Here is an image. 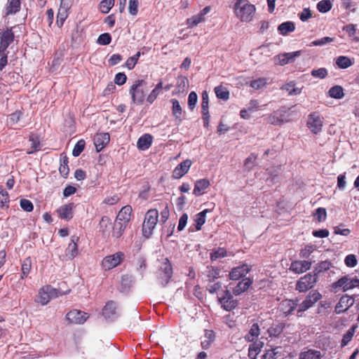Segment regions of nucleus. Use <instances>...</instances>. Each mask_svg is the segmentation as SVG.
<instances>
[{
	"label": "nucleus",
	"mask_w": 359,
	"mask_h": 359,
	"mask_svg": "<svg viewBox=\"0 0 359 359\" xmlns=\"http://www.w3.org/2000/svg\"><path fill=\"white\" fill-rule=\"evenodd\" d=\"M233 13L241 22H249L253 20L256 8L248 0H236Z\"/></svg>",
	"instance_id": "nucleus-1"
},
{
	"label": "nucleus",
	"mask_w": 359,
	"mask_h": 359,
	"mask_svg": "<svg viewBox=\"0 0 359 359\" xmlns=\"http://www.w3.org/2000/svg\"><path fill=\"white\" fill-rule=\"evenodd\" d=\"M147 91V82L143 79L135 80L129 90L133 102L137 104H143Z\"/></svg>",
	"instance_id": "nucleus-2"
},
{
	"label": "nucleus",
	"mask_w": 359,
	"mask_h": 359,
	"mask_svg": "<svg viewBox=\"0 0 359 359\" xmlns=\"http://www.w3.org/2000/svg\"><path fill=\"white\" fill-rule=\"evenodd\" d=\"M161 265L157 271V279L158 283L165 287L172 276V266L168 258H162Z\"/></svg>",
	"instance_id": "nucleus-3"
},
{
	"label": "nucleus",
	"mask_w": 359,
	"mask_h": 359,
	"mask_svg": "<svg viewBox=\"0 0 359 359\" xmlns=\"http://www.w3.org/2000/svg\"><path fill=\"white\" fill-rule=\"evenodd\" d=\"M158 212L155 209L149 210L145 215L142 224V233L144 237L149 238L153 232L158 222Z\"/></svg>",
	"instance_id": "nucleus-4"
},
{
	"label": "nucleus",
	"mask_w": 359,
	"mask_h": 359,
	"mask_svg": "<svg viewBox=\"0 0 359 359\" xmlns=\"http://www.w3.org/2000/svg\"><path fill=\"white\" fill-rule=\"evenodd\" d=\"M65 294L61 292L50 285H46L40 289L36 302L42 305H46L50 299Z\"/></svg>",
	"instance_id": "nucleus-5"
},
{
	"label": "nucleus",
	"mask_w": 359,
	"mask_h": 359,
	"mask_svg": "<svg viewBox=\"0 0 359 359\" xmlns=\"http://www.w3.org/2000/svg\"><path fill=\"white\" fill-rule=\"evenodd\" d=\"M317 280L316 273H309L297 280L295 289L299 292H306L314 287Z\"/></svg>",
	"instance_id": "nucleus-6"
},
{
	"label": "nucleus",
	"mask_w": 359,
	"mask_h": 359,
	"mask_svg": "<svg viewBox=\"0 0 359 359\" xmlns=\"http://www.w3.org/2000/svg\"><path fill=\"white\" fill-rule=\"evenodd\" d=\"M217 299L221 307L226 311L234 309L238 304V300L233 299L231 293L228 290H225L222 292V294H218Z\"/></svg>",
	"instance_id": "nucleus-7"
},
{
	"label": "nucleus",
	"mask_w": 359,
	"mask_h": 359,
	"mask_svg": "<svg viewBox=\"0 0 359 359\" xmlns=\"http://www.w3.org/2000/svg\"><path fill=\"white\" fill-rule=\"evenodd\" d=\"M125 255L122 252L106 256L102 262V266L105 270H110L119 265L124 259Z\"/></svg>",
	"instance_id": "nucleus-8"
},
{
	"label": "nucleus",
	"mask_w": 359,
	"mask_h": 359,
	"mask_svg": "<svg viewBox=\"0 0 359 359\" xmlns=\"http://www.w3.org/2000/svg\"><path fill=\"white\" fill-rule=\"evenodd\" d=\"M332 287L336 290L337 288H342L343 291L359 287V279L357 278H351L347 276L341 277L337 281L332 283Z\"/></svg>",
	"instance_id": "nucleus-9"
},
{
	"label": "nucleus",
	"mask_w": 359,
	"mask_h": 359,
	"mask_svg": "<svg viewBox=\"0 0 359 359\" xmlns=\"http://www.w3.org/2000/svg\"><path fill=\"white\" fill-rule=\"evenodd\" d=\"M323 117L318 112H313L309 115L307 126L313 134H318L323 125Z\"/></svg>",
	"instance_id": "nucleus-10"
},
{
	"label": "nucleus",
	"mask_w": 359,
	"mask_h": 359,
	"mask_svg": "<svg viewBox=\"0 0 359 359\" xmlns=\"http://www.w3.org/2000/svg\"><path fill=\"white\" fill-rule=\"evenodd\" d=\"M89 318V315L81 310L73 309L66 315L67 320L73 324H83Z\"/></svg>",
	"instance_id": "nucleus-11"
},
{
	"label": "nucleus",
	"mask_w": 359,
	"mask_h": 359,
	"mask_svg": "<svg viewBox=\"0 0 359 359\" xmlns=\"http://www.w3.org/2000/svg\"><path fill=\"white\" fill-rule=\"evenodd\" d=\"M14 39V34L11 29H7L5 32H2L0 36V57L6 55L7 57V53H6V49L8 46L13 42Z\"/></svg>",
	"instance_id": "nucleus-12"
},
{
	"label": "nucleus",
	"mask_w": 359,
	"mask_h": 359,
	"mask_svg": "<svg viewBox=\"0 0 359 359\" xmlns=\"http://www.w3.org/2000/svg\"><path fill=\"white\" fill-rule=\"evenodd\" d=\"M211 10L210 6H205L199 13L187 19L186 25L189 28L197 26L198 24L203 22L205 20V16Z\"/></svg>",
	"instance_id": "nucleus-13"
},
{
	"label": "nucleus",
	"mask_w": 359,
	"mask_h": 359,
	"mask_svg": "<svg viewBox=\"0 0 359 359\" xmlns=\"http://www.w3.org/2000/svg\"><path fill=\"white\" fill-rule=\"evenodd\" d=\"M355 299L353 297L347 294L342 296L335 306V312L337 313L345 312L353 305Z\"/></svg>",
	"instance_id": "nucleus-14"
},
{
	"label": "nucleus",
	"mask_w": 359,
	"mask_h": 359,
	"mask_svg": "<svg viewBox=\"0 0 359 359\" xmlns=\"http://www.w3.org/2000/svg\"><path fill=\"white\" fill-rule=\"evenodd\" d=\"M103 316L108 320H115L118 317L116 303L114 301H109L106 303L102 309Z\"/></svg>",
	"instance_id": "nucleus-15"
},
{
	"label": "nucleus",
	"mask_w": 359,
	"mask_h": 359,
	"mask_svg": "<svg viewBox=\"0 0 359 359\" xmlns=\"http://www.w3.org/2000/svg\"><path fill=\"white\" fill-rule=\"evenodd\" d=\"M74 204L73 203H69L59 207L57 209V213L60 219L69 221L74 216Z\"/></svg>",
	"instance_id": "nucleus-16"
},
{
	"label": "nucleus",
	"mask_w": 359,
	"mask_h": 359,
	"mask_svg": "<svg viewBox=\"0 0 359 359\" xmlns=\"http://www.w3.org/2000/svg\"><path fill=\"white\" fill-rule=\"evenodd\" d=\"M302 52L300 50L280 54L276 57V63L277 65L283 66L288 63L292 62L294 58L301 55Z\"/></svg>",
	"instance_id": "nucleus-17"
},
{
	"label": "nucleus",
	"mask_w": 359,
	"mask_h": 359,
	"mask_svg": "<svg viewBox=\"0 0 359 359\" xmlns=\"http://www.w3.org/2000/svg\"><path fill=\"white\" fill-rule=\"evenodd\" d=\"M311 262L307 260H296L291 263L290 270L295 273H303L311 267Z\"/></svg>",
	"instance_id": "nucleus-18"
},
{
	"label": "nucleus",
	"mask_w": 359,
	"mask_h": 359,
	"mask_svg": "<svg viewBox=\"0 0 359 359\" xmlns=\"http://www.w3.org/2000/svg\"><path fill=\"white\" fill-rule=\"evenodd\" d=\"M250 269L251 267L246 264L234 267L229 273V278L231 280H238L241 278L244 277L250 271Z\"/></svg>",
	"instance_id": "nucleus-19"
},
{
	"label": "nucleus",
	"mask_w": 359,
	"mask_h": 359,
	"mask_svg": "<svg viewBox=\"0 0 359 359\" xmlns=\"http://www.w3.org/2000/svg\"><path fill=\"white\" fill-rule=\"evenodd\" d=\"M110 136L108 133H97L95 135L93 141L97 151L102 150L109 142Z\"/></svg>",
	"instance_id": "nucleus-20"
},
{
	"label": "nucleus",
	"mask_w": 359,
	"mask_h": 359,
	"mask_svg": "<svg viewBox=\"0 0 359 359\" xmlns=\"http://www.w3.org/2000/svg\"><path fill=\"white\" fill-rule=\"evenodd\" d=\"M79 240V238L78 236H72L71 237V242L69 243L68 247L65 250L66 256L70 259H73L79 254L77 246V242Z\"/></svg>",
	"instance_id": "nucleus-21"
},
{
	"label": "nucleus",
	"mask_w": 359,
	"mask_h": 359,
	"mask_svg": "<svg viewBox=\"0 0 359 359\" xmlns=\"http://www.w3.org/2000/svg\"><path fill=\"white\" fill-rule=\"evenodd\" d=\"M297 303L291 299H285L281 302L279 306L280 311L286 317L290 315L296 309Z\"/></svg>",
	"instance_id": "nucleus-22"
},
{
	"label": "nucleus",
	"mask_w": 359,
	"mask_h": 359,
	"mask_svg": "<svg viewBox=\"0 0 359 359\" xmlns=\"http://www.w3.org/2000/svg\"><path fill=\"white\" fill-rule=\"evenodd\" d=\"M191 165V161L187 159L180 163L173 171V177L175 179H180L184 176L189 170Z\"/></svg>",
	"instance_id": "nucleus-23"
},
{
	"label": "nucleus",
	"mask_w": 359,
	"mask_h": 359,
	"mask_svg": "<svg viewBox=\"0 0 359 359\" xmlns=\"http://www.w3.org/2000/svg\"><path fill=\"white\" fill-rule=\"evenodd\" d=\"M132 212V208L130 205H126L121 208L118 212L115 222H120L122 224H128L130 219V215Z\"/></svg>",
	"instance_id": "nucleus-24"
},
{
	"label": "nucleus",
	"mask_w": 359,
	"mask_h": 359,
	"mask_svg": "<svg viewBox=\"0 0 359 359\" xmlns=\"http://www.w3.org/2000/svg\"><path fill=\"white\" fill-rule=\"evenodd\" d=\"M210 186V181L208 179H201L196 180L194 184L193 194L196 196H200L205 193V190Z\"/></svg>",
	"instance_id": "nucleus-25"
},
{
	"label": "nucleus",
	"mask_w": 359,
	"mask_h": 359,
	"mask_svg": "<svg viewBox=\"0 0 359 359\" xmlns=\"http://www.w3.org/2000/svg\"><path fill=\"white\" fill-rule=\"evenodd\" d=\"M252 280L248 278L242 279L238 284L233 288V294L236 296L240 295L245 292L252 285Z\"/></svg>",
	"instance_id": "nucleus-26"
},
{
	"label": "nucleus",
	"mask_w": 359,
	"mask_h": 359,
	"mask_svg": "<svg viewBox=\"0 0 359 359\" xmlns=\"http://www.w3.org/2000/svg\"><path fill=\"white\" fill-rule=\"evenodd\" d=\"M153 137L151 135L146 133L139 137L137 147L140 150L145 151L148 149L152 144Z\"/></svg>",
	"instance_id": "nucleus-27"
},
{
	"label": "nucleus",
	"mask_w": 359,
	"mask_h": 359,
	"mask_svg": "<svg viewBox=\"0 0 359 359\" xmlns=\"http://www.w3.org/2000/svg\"><path fill=\"white\" fill-rule=\"evenodd\" d=\"M20 0H8L6 13V15L15 14L20 11Z\"/></svg>",
	"instance_id": "nucleus-28"
},
{
	"label": "nucleus",
	"mask_w": 359,
	"mask_h": 359,
	"mask_svg": "<svg viewBox=\"0 0 359 359\" xmlns=\"http://www.w3.org/2000/svg\"><path fill=\"white\" fill-rule=\"evenodd\" d=\"M170 102L172 104V114L179 122L182 121V109L180 104V102L176 99H172Z\"/></svg>",
	"instance_id": "nucleus-29"
},
{
	"label": "nucleus",
	"mask_w": 359,
	"mask_h": 359,
	"mask_svg": "<svg viewBox=\"0 0 359 359\" xmlns=\"http://www.w3.org/2000/svg\"><path fill=\"white\" fill-rule=\"evenodd\" d=\"M205 339L201 341V345L203 349H208L215 338V332L212 330H205Z\"/></svg>",
	"instance_id": "nucleus-30"
},
{
	"label": "nucleus",
	"mask_w": 359,
	"mask_h": 359,
	"mask_svg": "<svg viewBox=\"0 0 359 359\" xmlns=\"http://www.w3.org/2000/svg\"><path fill=\"white\" fill-rule=\"evenodd\" d=\"M100 230L102 232L103 235L107 236L109 234L111 229V219L107 216H103L100 222Z\"/></svg>",
	"instance_id": "nucleus-31"
},
{
	"label": "nucleus",
	"mask_w": 359,
	"mask_h": 359,
	"mask_svg": "<svg viewBox=\"0 0 359 359\" xmlns=\"http://www.w3.org/2000/svg\"><path fill=\"white\" fill-rule=\"evenodd\" d=\"M294 29V24L290 21L283 22L278 27L279 33L282 35H287L288 33L293 32Z\"/></svg>",
	"instance_id": "nucleus-32"
},
{
	"label": "nucleus",
	"mask_w": 359,
	"mask_h": 359,
	"mask_svg": "<svg viewBox=\"0 0 359 359\" xmlns=\"http://www.w3.org/2000/svg\"><path fill=\"white\" fill-rule=\"evenodd\" d=\"M126 226L127 224L114 222L111 232L112 237L116 238H120L123 235Z\"/></svg>",
	"instance_id": "nucleus-33"
},
{
	"label": "nucleus",
	"mask_w": 359,
	"mask_h": 359,
	"mask_svg": "<svg viewBox=\"0 0 359 359\" xmlns=\"http://www.w3.org/2000/svg\"><path fill=\"white\" fill-rule=\"evenodd\" d=\"M285 328L284 323L273 324L267 330L270 337H278Z\"/></svg>",
	"instance_id": "nucleus-34"
},
{
	"label": "nucleus",
	"mask_w": 359,
	"mask_h": 359,
	"mask_svg": "<svg viewBox=\"0 0 359 359\" xmlns=\"http://www.w3.org/2000/svg\"><path fill=\"white\" fill-rule=\"evenodd\" d=\"M259 335V327L257 323H254L251 326L249 332L245 335V338L248 341H253L258 337Z\"/></svg>",
	"instance_id": "nucleus-35"
},
{
	"label": "nucleus",
	"mask_w": 359,
	"mask_h": 359,
	"mask_svg": "<svg viewBox=\"0 0 359 359\" xmlns=\"http://www.w3.org/2000/svg\"><path fill=\"white\" fill-rule=\"evenodd\" d=\"M163 89V83L160 81L156 87L151 90V92L149 94L147 97V101L149 104H152L155 100L157 98L158 95L160 94Z\"/></svg>",
	"instance_id": "nucleus-36"
},
{
	"label": "nucleus",
	"mask_w": 359,
	"mask_h": 359,
	"mask_svg": "<svg viewBox=\"0 0 359 359\" xmlns=\"http://www.w3.org/2000/svg\"><path fill=\"white\" fill-rule=\"evenodd\" d=\"M208 212V209H205L195 216L194 222L196 223V229L199 231L201 229L202 226L205 222L206 213Z\"/></svg>",
	"instance_id": "nucleus-37"
},
{
	"label": "nucleus",
	"mask_w": 359,
	"mask_h": 359,
	"mask_svg": "<svg viewBox=\"0 0 359 359\" xmlns=\"http://www.w3.org/2000/svg\"><path fill=\"white\" fill-rule=\"evenodd\" d=\"M29 142H31V149L28 150L27 151V154H32L36 152V151L40 150V149H41L40 142H39V137L36 135H33V134L29 136Z\"/></svg>",
	"instance_id": "nucleus-38"
},
{
	"label": "nucleus",
	"mask_w": 359,
	"mask_h": 359,
	"mask_svg": "<svg viewBox=\"0 0 359 359\" xmlns=\"http://www.w3.org/2000/svg\"><path fill=\"white\" fill-rule=\"evenodd\" d=\"M356 328H357V325H353L344 334L343 338L341 339V347L346 346L351 341V339L355 332Z\"/></svg>",
	"instance_id": "nucleus-39"
},
{
	"label": "nucleus",
	"mask_w": 359,
	"mask_h": 359,
	"mask_svg": "<svg viewBox=\"0 0 359 359\" xmlns=\"http://www.w3.org/2000/svg\"><path fill=\"white\" fill-rule=\"evenodd\" d=\"M328 94L330 97L334 99H341L344 96L343 88L340 86H334L332 87L329 90Z\"/></svg>",
	"instance_id": "nucleus-40"
},
{
	"label": "nucleus",
	"mask_w": 359,
	"mask_h": 359,
	"mask_svg": "<svg viewBox=\"0 0 359 359\" xmlns=\"http://www.w3.org/2000/svg\"><path fill=\"white\" fill-rule=\"evenodd\" d=\"M215 93L217 98L222 100H227L229 98V90L222 86H218L215 88Z\"/></svg>",
	"instance_id": "nucleus-41"
},
{
	"label": "nucleus",
	"mask_w": 359,
	"mask_h": 359,
	"mask_svg": "<svg viewBox=\"0 0 359 359\" xmlns=\"http://www.w3.org/2000/svg\"><path fill=\"white\" fill-rule=\"evenodd\" d=\"M282 89L287 91L290 95H297L301 93L302 89L295 87L294 82H290L283 86Z\"/></svg>",
	"instance_id": "nucleus-42"
},
{
	"label": "nucleus",
	"mask_w": 359,
	"mask_h": 359,
	"mask_svg": "<svg viewBox=\"0 0 359 359\" xmlns=\"http://www.w3.org/2000/svg\"><path fill=\"white\" fill-rule=\"evenodd\" d=\"M268 84V79L261 77L250 82V86L255 90H259L265 87Z\"/></svg>",
	"instance_id": "nucleus-43"
},
{
	"label": "nucleus",
	"mask_w": 359,
	"mask_h": 359,
	"mask_svg": "<svg viewBox=\"0 0 359 359\" xmlns=\"http://www.w3.org/2000/svg\"><path fill=\"white\" fill-rule=\"evenodd\" d=\"M32 269V259L30 257L25 258L22 263V275L21 278L23 279L29 275Z\"/></svg>",
	"instance_id": "nucleus-44"
},
{
	"label": "nucleus",
	"mask_w": 359,
	"mask_h": 359,
	"mask_svg": "<svg viewBox=\"0 0 359 359\" xmlns=\"http://www.w3.org/2000/svg\"><path fill=\"white\" fill-rule=\"evenodd\" d=\"M227 256V252L224 248H217L214 249L210 253L211 261L217 260V259L223 258Z\"/></svg>",
	"instance_id": "nucleus-45"
},
{
	"label": "nucleus",
	"mask_w": 359,
	"mask_h": 359,
	"mask_svg": "<svg viewBox=\"0 0 359 359\" xmlns=\"http://www.w3.org/2000/svg\"><path fill=\"white\" fill-rule=\"evenodd\" d=\"M278 113V119L280 120V125L283 123H287L290 121V114H289V109H286L285 107H281L276 110Z\"/></svg>",
	"instance_id": "nucleus-46"
},
{
	"label": "nucleus",
	"mask_w": 359,
	"mask_h": 359,
	"mask_svg": "<svg viewBox=\"0 0 359 359\" xmlns=\"http://www.w3.org/2000/svg\"><path fill=\"white\" fill-rule=\"evenodd\" d=\"M320 352L316 350H309L300 355L301 359H320Z\"/></svg>",
	"instance_id": "nucleus-47"
},
{
	"label": "nucleus",
	"mask_w": 359,
	"mask_h": 359,
	"mask_svg": "<svg viewBox=\"0 0 359 359\" xmlns=\"http://www.w3.org/2000/svg\"><path fill=\"white\" fill-rule=\"evenodd\" d=\"M337 65L341 69H346L353 65L351 60L346 56H339L336 60Z\"/></svg>",
	"instance_id": "nucleus-48"
},
{
	"label": "nucleus",
	"mask_w": 359,
	"mask_h": 359,
	"mask_svg": "<svg viewBox=\"0 0 359 359\" xmlns=\"http://www.w3.org/2000/svg\"><path fill=\"white\" fill-rule=\"evenodd\" d=\"M59 171L62 177H67L69 170L68 167V158L67 156H64L63 158H60Z\"/></svg>",
	"instance_id": "nucleus-49"
},
{
	"label": "nucleus",
	"mask_w": 359,
	"mask_h": 359,
	"mask_svg": "<svg viewBox=\"0 0 359 359\" xmlns=\"http://www.w3.org/2000/svg\"><path fill=\"white\" fill-rule=\"evenodd\" d=\"M9 196L8 192L4 190L1 189L0 191V207L2 209H8L9 207Z\"/></svg>",
	"instance_id": "nucleus-50"
},
{
	"label": "nucleus",
	"mask_w": 359,
	"mask_h": 359,
	"mask_svg": "<svg viewBox=\"0 0 359 359\" xmlns=\"http://www.w3.org/2000/svg\"><path fill=\"white\" fill-rule=\"evenodd\" d=\"M114 0H102L100 4V10L102 13H108L114 5Z\"/></svg>",
	"instance_id": "nucleus-51"
},
{
	"label": "nucleus",
	"mask_w": 359,
	"mask_h": 359,
	"mask_svg": "<svg viewBox=\"0 0 359 359\" xmlns=\"http://www.w3.org/2000/svg\"><path fill=\"white\" fill-rule=\"evenodd\" d=\"M343 30L345 31L353 40H355L356 41H359V39L355 36L357 29L355 25L348 24L343 27Z\"/></svg>",
	"instance_id": "nucleus-52"
},
{
	"label": "nucleus",
	"mask_w": 359,
	"mask_h": 359,
	"mask_svg": "<svg viewBox=\"0 0 359 359\" xmlns=\"http://www.w3.org/2000/svg\"><path fill=\"white\" fill-rule=\"evenodd\" d=\"M278 113L276 110L273 113H271L269 115H266L264 119L267 123H269L271 125H274V126H278V125H280V119H278Z\"/></svg>",
	"instance_id": "nucleus-53"
},
{
	"label": "nucleus",
	"mask_w": 359,
	"mask_h": 359,
	"mask_svg": "<svg viewBox=\"0 0 359 359\" xmlns=\"http://www.w3.org/2000/svg\"><path fill=\"white\" fill-rule=\"evenodd\" d=\"M332 8V4L330 0H322L317 4V8L320 13H327Z\"/></svg>",
	"instance_id": "nucleus-54"
},
{
	"label": "nucleus",
	"mask_w": 359,
	"mask_h": 359,
	"mask_svg": "<svg viewBox=\"0 0 359 359\" xmlns=\"http://www.w3.org/2000/svg\"><path fill=\"white\" fill-rule=\"evenodd\" d=\"M86 142L83 140H79L73 149L72 155L75 157L79 156L83 151Z\"/></svg>",
	"instance_id": "nucleus-55"
},
{
	"label": "nucleus",
	"mask_w": 359,
	"mask_h": 359,
	"mask_svg": "<svg viewBox=\"0 0 359 359\" xmlns=\"http://www.w3.org/2000/svg\"><path fill=\"white\" fill-rule=\"evenodd\" d=\"M332 266V264L329 261H323L320 262L316 268L315 269L314 273H316L317 275L321 272L326 271L329 270Z\"/></svg>",
	"instance_id": "nucleus-56"
},
{
	"label": "nucleus",
	"mask_w": 359,
	"mask_h": 359,
	"mask_svg": "<svg viewBox=\"0 0 359 359\" xmlns=\"http://www.w3.org/2000/svg\"><path fill=\"white\" fill-rule=\"evenodd\" d=\"M220 271L215 266L208 267L207 276L210 280H214L219 277Z\"/></svg>",
	"instance_id": "nucleus-57"
},
{
	"label": "nucleus",
	"mask_w": 359,
	"mask_h": 359,
	"mask_svg": "<svg viewBox=\"0 0 359 359\" xmlns=\"http://www.w3.org/2000/svg\"><path fill=\"white\" fill-rule=\"evenodd\" d=\"M140 55V52H137L133 56L128 57L125 64L126 67L128 69H133L135 67Z\"/></svg>",
	"instance_id": "nucleus-58"
},
{
	"label": "nucleus",
	"mask_w": 359,
	"mask_h": 359,
	"mask_svg": "<svg viewBox=\"0 0 359 359\" xmlns=\"http://www.w3.org/2000/svg\"><path fill=\"white\" fill-rule=\"evenodd\" d=\"M22 113L20 111H16L14 113L10 114L7 119L8 124L13 126L18 123L20 119Z\"/></svg>",
	"instance_id": "nucleus-59"
},
{
	"label": "nucleus",
	"mask_w": 359,
	"mask_h": 359,
	"mask_svg": "<svg viewBox=\"0 0 359 359\" xmlns=\"http://www.w3.org/2000/svg\"><path fill=\"white\" fill-rule=\"evenodd\" d=\"M20 208L25 212H30L34 209V205L31 201L22 198L20 201Z\"/></svg>",
	"instance_id": "nucleus-60"
},
{
	"label": "nucleus",
	"mask_w": 359,
	"mask_h": 359,
	"mask_svg": "<svg viewBox=\"0 0 359 359\" xmlns=\"http://www.w3.org/2000/svg\"><path fill=\"white\" fill-rule=\"evenodd\" d=\"M311 74L315 78L323 79L327 76V70L324 67H321L318 69H313L311 72Z\"/></svg>",
	"instance_id": "nucleus-61"
},
{
	"label": "nucleus",
	"mask_w": 359,
	"mask_h": 359,
	"mask_svg": "<svg viewBox=\"0 0 359 359\" xmlns=\"http://www.w3.org/2000/svg\"><path fill=\"white\" fill-rule=\"evenodd\" d=\"M344 263L348 267H355L358 264V260L355 255H348L344 259Z\"/></svg>",
	"instance_id": "nucleus-62"
},
{
	"label": "nucleus",
	"mask_w": 359,
	"mask_h": 359,
	"mask_svg": "<svg viewBox=\"0 0 359 359\" xmlns=\"http://www.w3.org/2000/svg\"><path fill=\"white\" fill-rule=\"evenodd\" d=\"M314 216L317 219L318 222H323L326 219L327 217V212L325 208H318L316 210V213Z\"/></svg>",
	"instance_id": "nucleus-63"
},
{
	"label": "nucleus",
	"mask_w": 359,
	"mask_h": 359,
	"mask_svg": "<svg viewBox=\"0 0 359 359\" xmlns=\"http://www.w3.org/2000/svg\"><path fill=\"white\" fill-rule=\"evenodd\" d=\"M111 37L108 33H104L99 36L97 43L100 45L106 46L111 43Z\"/></svg>",
	"instance_id": "nucleus-64"
}]
</instances>
